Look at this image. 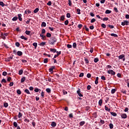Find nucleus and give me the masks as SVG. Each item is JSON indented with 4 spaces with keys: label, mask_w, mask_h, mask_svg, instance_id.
<instances>
[{
    "label": "nucleus",
    "mask_w": 129,
    "mask_h": 129,
    "mask_svg": "<svg viewBox=\"0 0 129 129\" xmlns=\"http://www.w3.org/2000/svg\"><path fill=\"white\" fill-rule=\"evenodd\" d=\"M18 20V17H14L13 19H12V21H16Z\"/></svg>",
    "instance_id": "obj_34"
},
{
    "label": "nucleus",
    "mask_w": 129,
    "mask_h": 129,
    "mask_svg": "<svg viewBox=\"0 0 129 129\" xmlns=\"http://www.w3.org/2000/svg\"><path fill=\"white\" fill-rule=\"evenodd\" d=\"M46 24L45 22H43L41 24V27H46Z\"/></svg>",
    "instance_id": "obj_33"
},
{
    "label": "nucleus",
    "mask_w": 129,
    "mask_h": 129,
    "mask_svg": "<svg viewBox=\"0 0 129 129\" xmlns=\"http://www.w3.org/2000/svg\"><path fill=\"white\" fill-rule=\"evenodd\" d=\"M3 82H4V83H7V81L6 80V79H3L1 81V83H3Z\"/></svg>",
    "instance_id": "obj_46"
},
{
    "label": "nucleus",
    "mask_w": 129,
    "mask_h": 129,
    "mask_svg": "<svg viewBox=\"0 0 129 129\" xmlns=\"http://www.w3.org/2000/svg\"><path fill=\"white\" fill-rule=\"evenodd\" d=\"M0 6H1V7H4L5 6V4H4V2H0Z\"/></svg>",
    "instance_id": "obj_51"
},
{
    "label": "nucleus",
    "mask_w": 129,
    "mask_h": 129,
    "mask_svg": "<svg viewBox=\"0 0 129 129\" xmlns=\"http://www.w3.org/2000/svg\"><path fill=\"white\" fill-rule=\"evenodd\" d=\"M67 47L69 48V49H71V48H72V45L71 44H68L67 45Z\"/></svg>",
    "instance_id": "obj_44"
},
{
    "label": "nucleus",
    "mask_w": 129,
    "mask_h": 129,
    "mask_svg": "<svg viewBox=\"0 0 129 129\" xmlns=\"http://www.w3.org/2000/svg\"><path fill=\"white\" fill-rule=\"evenodd\" d=\"M25 80H26V77H24L21 79V83L25 82Z\"/></svg>",
    "instance_id": "obj_16"
},
{
    "label": "nucleus",
    "mask_w": 129,
    "mask_h": 129,
    "mask_svg": "<svg viewBox=\"0 0 129 129\" xmlns=\"http://www.w3.org/2000/svg\"><path fill=\"white\" fill-rule=\"evenodd\" d=\"M77 12L78 15H80V14H81V13L80 12H81V10H80V9H77Z\"/></svg>",
    "instance_id": "obj_31"
},
{
    "label": "nucleus",
    "mask_w": 129,
    "mask_h": 129,
    "mask_svg": "<svg viewBox=\"0 0 129 129\" xmlns=\"http://www.w3.org/2000/svg\"><path fill=\"white\" fill-rule=\"evenodd\" d=\"M129 25V21L124 20L123 22H121L122 26H128Z\"/></svg>",
    "instance_id": "obj_2"
},
{
    "label": "nucleus",
    "mask_w": 129,
    "mask_h": 129,
    "mask_svg": "<svg viewBox=\"0 0 129 129\" xmlns=\"http://www.w3.org/2000/svg\"><path fill=\"white\" fill-rule=\"evenodd\" d=\"M25 34H26V35H29L30 34H31V31L26 30L25 31Z\"/></svg>",
    "instance_id": "obj_30"
},
{
    "label": "nucleus",
    "mask_w": 129,
    "mask_h": 129,
    "mask_svg": "<svg viewBox=\"0 0 129 129\" xmlns=\"http://www.w3.org/2000/svg\"><path fill=\"white\" fill-rule=\"evenodd\" d=\"M22 115H23L21 113V112H19V114H18V117H19V118H21V117H22Z\"/></svg>",
    "instance_id": "obj_49"
},
{
    "label": "nucleus",
    "mask_w": 129,
    "mask_h": 129,
    "mask_svg": "<svg viewBox=\"0 0 129 129\" xmlns=\"http://www.w3.org/2000/svg\"><path fill=\"white\" fill-rule=\"evenodd\" d=\"M51 35L50 34V33H47L46 34V37H47L48 38H50Z\"/></svg>",
    "instance_id": "obj_36"
},
{
    "label": "nucleus",
    "mask_w": 129,
    "mask_h": 129,
    "mask_svg": "<svg viewBox=\"0 0 129 129\" xmlns=\"http://www.w3.org/2000/svg\"><path fill=\"white\" fill-rule=\"evenodd\" d=\"M47 6H51L52 5V2L51 1H49L47 3Z\"/></svg>",
    "instance_id": "obj_47"
},
{
    "label": "nucleus",
    "mask_w": 129,
    "mask_h": 129,
    "mask_svg": "<svg viewBox=\"0 0 129 129\" xmlns=\"http://www.w3.org/2000/svg\"><path fill=\"white\" fill-rule=\"evenodd\" d=\"M108 27H109V28H110V29H113V28H114V26H113V25H109Z\"/></svg>",
    "instance_id": "obj_55"
},
{
    "label": "nucleus",
    "mask_w": 129,
    "mask_h": 129,
    "mask_svg": "<svg viewBox=\"0 0 129 129\" xmlns=\"http://www.w3.org/2000/svg\"><path fill=\"white\" fill-rule=\"evenodd\" d=\"M18 19H19V20L21 22H22L23 19L22 18V14H18Z\"/></svg>",
    "instance_id": "obj_5"
},
{
    "label": "nucleus",
    "mask_w": 129,
    "mask_h": 129,
    "mask_svg": "<svg viewBox=\"0 0 129 129\" xmlns=\"http://www.w3.org/2000/svg\"><path fill=\"white\" fill-rule=\"evenodd\" d=\"M84 124H85V121H81L80 122V125L81 126H82L83 125H84Z\"/></svg>",
    "instance_id": "obj_12"
},
{
    "label": "nucleus",
    "mask_w": 129,
    "mask_h": 129,
    "mask_svg": "<svg viewBox=\"0 0 129 129\" xmlns=\"http://www.w3.org/2000/svg\"><path fill=\"white\" fill-rule=\"evenodd\" d=\"M123 58H124V54H121L118 56V59H123Z\"/></svg>",
    "instance_id": "obj_14"
},
{
    "label": "nucleus",
    "mask_w": 129,
    "mask_h": 129,
    "mask_svg": "<svg viewBox=\"0 0 129 129\" xmlns=\"http://www.w3.org/2000/svg\"><path fill=\"white\" fill-rule=\"evenodd\" d=\"M44 45H46V42H42L40 43V46H44Z\"/></svg>",
    "instance_id": "obj_35"
},
{
    "label": "nucleus",
    "mask_w": 129,
    "mask_h": 129,
    "mask_svg": "<svg viewBox=\"0 0 129 129\" xmlns=\"http://www.w3.org/2000/svg\"><path fill=\"white\" fill-rule=\"evenodd\" d=\"M103 20V21H108V18H107V17H105V18H104L103 19H102Z\"/></svg>",
    "instance_id": "obj_61"
},
{
    "label": "nucleus",
    "mask_w": 129,
    "mask_h": 129,
    "mask_svg": "<svg viewBox=\"0 0 129 129\" xmlns=\"http://www.w3.org/2000/svg\"><path fill=\"white\" fill-rule=\"evenodd\" d=\"M67 17L68 18H71V15L69 13H67Z\"/></svg>",
    "instance_id": "obj_62"
},
{
    "label": "nucleus",
    "mask_w": 129,
    "mask_h": 129,
    "mask_svg": "<svg viewBox=\"0 0 129 129\" xmlns=\"http://www.w3.org/2000/svg\"><path fill=\"white\" fill-rule=\"evenodd\" d=\"M46 33V30L45 29H43L41 31V34H45Z\"/></svg>",
    "instance_id": "obj_42"
},
{
    "label": "nucleus",
    "mask_w": 129,
    "mask_h": 129,
    "mask_svg": "<svg viewBox=\"0 0 129 129\" xmlns=\"http://www.w3.org/2000/svg\"><path fill=\"white\" fill-rule=\"evenodd\" d=\"M117 77H118L119 78H120V77H121V74H120V73H118L117 74Z\"/></svg>",
    "instance_id": "obj_59"
},
{
    "label": "nucleus",
    "mask_w": 129,
    "mask_h": 129,
    "mask_svg": "<svg viewBox=\"0 0 129 129\" xmlns=\"http://www.w3.org/2000/svg\"><path fill=\"white\" fill-rule=\"evenodd\" d=\"M33 46H34V47H35V49H36V48H37L38 46V43H37L36 42H34L33 43Z\"/></svg>",
    "instance_id": "obj_20"
},
{
    "label": "nucleus",
    "mask_w": 129,
    "mask_h": 129,
    "mask_svg": "<svg viewBox=\"0 0 129 129\" xmlns=\"http://www.w3.org/2000/svg\"><path fill=\"white\" fill-rule=\"evenodd\" d=\"M35 92H39V91H41V89H39L38 88H36L34 89Z\"/></svg>",
    "instance_id": "obj_21"
},
{
    "label": "nucleus",
    "mask_w": 129,
    "mask_h": 129,
    "mask_svg": "<svg viewBox=\"0 0 129 129\" xmlns=\"http://www.w3.org/2000/svg\"><path fill=\"white\" fill-rule=\"evenodd\" d=\"M41 97H42V98H44V96L45 95V93H44V92L42 91V92L41 93Z\"/></svg>",
    "instance_id": "obj_41"
},
{
    "label": "nucleus",
    "mask_w": 129,
    "mask_h": 129,
    "mask_svg": "<svg viewBox=\"0 0 129 129\" xmlns=\"http://www.w3.org/2000/svg\"><path fill=\"white\" fill-rule=\"evenodd\" d=\"M51 126H52L53 127H55V126H56V125H57V124L56 123V122L52 121L51 122Z\"/></svg>",
    "instance_id": "obj_7"
},
{
    "label": "nucleus",
    "mask_w": 129,
    "mask_h": 129,
    "mask_svg": "<svg viewBox=\"0 0 129 129\" xmlns=\"http://www.w3.org/2000/svg\"><path fill=\"white\" fill-rule=\"evenodd\" d=\"M111 13V11L107 10L105 11V14H110Z\"/></svg>",
    "instance_id": "obj_25"
},
{
    "label": "nucleus",
    "mask_w": 129,
    "mask_h": 129,
    "mask_svg": "<svg viewBox=\"0 0 129 129\" xmlns=\"http://www.w3.org/2000/svg\"><path fill=\"white\" fill-rule=\"evenodd\" d=\"M95 84H98V77L96 78V80L95 81Z\"/></svg>",
    "instance_id": "obj_19"
},
{
    "label": "nucleus",
    "mask_w": 129,
    "mask_h": 129,
    "mask_svg": "<svg viewBox=\"0 0 129 129\" xmlns=\"http://www.w3.org/2000/svg\"><path fill=\"white\" fill-rule=\"evenodd\" d=\"M44 63H48V58H45L43 60Z\"/></svg>",
    "instance_id": "obj_52"
},
{
    "label": "nucleus",
    "mask_w": 129,
    "mask_h": 129,
    "mask_svg": "<svg viewBox=\"0 0 129 129\" xmlns=\"http://www.w3.org/2000/svg\"><path fill=\"white\" fill-rule=\"evenodd\" d=\"M85 63H86V64H88L89 63V60H88V59L85 58Z\"/></svg>",
    "instance_id": "obj_39"
},
{
    "label": "nucleus",
    "mask_w": 129,
    "mask_h": 129,
    "mask_svg": "<svg viewBox=\"0 0 129 129\" xmlns=\"http://www.w3.org/2000/svg\"><path fill=\"white\" fill-rule=\"evenodd\" d=\"M94 61L95 63H97V62L98 61H99V59H98V58L96 57V58H94Z\"/></svg>",
    "instance_id": "obj_27"
},
{
    "label": "nucleus",
    "mask_w": 129,
    "mask_h": 129,
    "mask_svg": "<svg viewBox=\"0 0 129 129\" xmlns=\"http://www.w3.org/2000/svg\"><path fill=\"white\" fill-rule=\"evenodd\" d=\"M4 106L5 107H8V106H9V104H8V103H5L4 104Z\"/></svg>",
    "instance_id": "obj_40"
},
{
    "label": "nucleus",
    "mask_w": 129,
    "mask_h": 129,
    "mask_svg": "<svg viewBox=\"0 0 129 129\" xmlns=\"http://www.w3.org/2000/svg\"><path fill=\"white\" fill-rule=\"evenodd\" d=\"M39 12V8H36L35 9L33 12L34 13V14H37V13H38Z\"/></svg>",
    "instance_id": "obj_17"
},
{
    "label": "nucleus",
    "mask_w": 129,
    "mask_h": 129,
    "mask_svg": "<svg viewBox=\"0 0 129 129\" xmlns=\"http://www.w3.org/2000/svg\"><path fill=\"white\" fill-rule=\"evenodd\" d=\"M95 21H96V20L94 18H93L91 20V23H94V22H95Z\"/></svg>",
    "instance_id": "obj_57"
},
{
    "label": "nucleus",
    "mask_w": 129,
    "mask_h": 129,
    "mask_svg": "<svg viewBox=\"0 0 129 129\" xmlns=\"http://www.w3.org/2000/svg\"><path fill=\"white\" fill-rule=\"evenodd\" d=\"M101 27H102V28H104V29H105V28H106V25L103 23L101 24Z\"/></svg>",
    "instance_id": "obj_45"
},
{
    "label": "nucleus",
    "mask_w": 129,
    "mask_h": 129,
    "mask_svg": "<svg viewBox=\"0 0 129 129\" xmlns=\"http://www.w3.org/2000/svg\"><path fill=\"white\" fill-rule=\"evenodd\" d=\"M7 74H8V73H7V72H4L3 73V76H7Z\"/></svg>",
    "instance_id": "obj_48"
},
{
    "label": "nucleus",
    "mask_w": 129,
    "mask_h": 129,
    "mask_svg": "<svg viewBox=\"0 0 129 129\" xmlns=\"http://www.w3.org/2000/svg\"><path fill=\"white\" fill-rule=\"evenodd\" d=\"M105 110H106L107 111H108L109 112V111H110V109L108 108V107H107L106 106H105Z\"/></svg>",
    "instance_id": "obj_22"
},
{
    "label": "nucleus",
    "mask_w": 129,
    "mask_h": 129,
    "mask_svg": "<svg viewBox=\"0 0 129 129\" xmlns=\"http://www.w3.org/2000/svg\"><path fill=\"white\" fill-rule=\"evenodd\" d=\"M109 128H110V129L113 128V124H112V123H110V124H109Z\"/></svg>",
    "instance_id": "obj_29"
},
{
    "label": "nucleus",
    "mask_w": 129,
    "mask_h": 129,
    "mask_svg": "<svg viewBox=\"0 0 129 129\" xmlns=\"http://www.w3.org/2000/svg\"><path fill=\"white\" fill-rule=\"evenodd\" d=\"M111 36H112V37H118V36L117 35V34H115L114 33H112L111 34Z\"/></svg>",
    "instance_id": "obj_23"
},
{
    "label": "nucleus",
    "mask_w": 129,
    "mask_h": 129,
    "mask_svg": "<svg viewBox=\"0 0 129 129\" xmlns=\"http://www.w3.org/2000/svg\"><path fill=\"white\" fill-rule=\"evenodd\" d=\"M125 18H126V19H129V15L126 14V15H125Z\"/></svg>",
    "instance_id": "obj_64"
},
{
    "label": "nucleus",
    "mask_w": 129,
    "mask_h": 129,
    "mask_svg": "<svg viewBox=\"0 0 129 129\" xmlns=\"http://www.w3.org/2000/svg\"><path fill=\"white\" fill-rule=\"evenodd\" d=\"M7 80H8V81H9L10 82L11 81V80H12V78L11 77H9L8 78Z\"/></svg>",
    "instance_id": "obj_60"
},
{
    "label": "nucleus",
    "mask_w": 129,
    "mask_h": 129,
    "mask_svg": "<svg viewBox=\"0 0 129 129\" xmlns=\"http://www.w3.org/2000/svg\"><path fill=\"white\" fill-rule=\"evenodd\" d=\"M25 14H31V11L30 10L25 11Z\"/></svg>",
    "instance_id": "obj_54"
},
{
    "label": "nucleus",
    "mask_w": 129,
    "mask_h": 129,
    "mask_svg": "<svg viewBox=\"0 0 129 129\" xmlns=\"http://www.w3.org/2000/svg\"><path fill=\"white\" fill-rule=\"evenodd\" d=\"M13 125L14 126H15V127H18V123H17V122H13Z\"/></svg>",
    "instance_id": "obj_24"
},
{
    "label": "nucleus",
    "mask_w": 129,
    "mask_h": 129,
    "mask_svg": "<svg viewBox=\"0 0 129 129\" xmlns=\"http://www.w3.org/2000/svg\"><path fill=\"white\" fill-rule=\"evenodd\" d=\"M121 117L122 118H126V117H127V115H126V114L125 113H123L121 114Z\"/></svg>",
    "instance_id": "obj_4"
},
{
    "label": "nucleus",
    "mask_w": 129,
    "mask_h": 129,
    "mask_svg": "<svg viewBox=\"0 0 129 129\" xmlns=\"http://www.w3.org/2000/svg\"><path fill=\"white\" fill-rule=\"evenodd\" d=\"M114 11H115V13H118V10H117V8L116 7L114 8Z\"/></svg>",
    "instance_id": "obj_56"
},
{
    "label": "nucleus",
    "mask_w": 129,
    "mask_h": 129,
    "mask_svg": "<svg viewBox=\"0 0 129 129\" xmlns=\"http://www.w3.org/2000/svg\"><path fill=\"white\" fill-rule=\"evenodd\" d=\"M50 51L53 53H56V52H57V50L55 48H50Z\"/></svg>",
    "instance_id": "obj_6"
},
{
    "label": "nucleus",
    "mask_w": 129,
    "mask_h": 129,
    "mask_svg": "<svg viewBox=\"0 0 129 129\" xmlns=\"http://www.w3.org/2000/svg\"><path fill=\"white\" fill-rule=\"evenodd\" d=\"M57 41V39L55 37H52L50 38V40H49V44L51 45H54V43Z\"/></svg>",
    "instance_id": "obj_1"
},
{
    "label": "nucleus",
    "mask_w": 129,
    "mask_h": 129,
    "mask_svg": "<svg viewBox=\"0 0 129 129\" xmlns=\"http://www.w3.org/2000/svg\"><path fill=\"white\" fill-rule=\"evenodd\" d=\"M17 93L18 94L21 95L22 94V92L21 91V90L20 89H18L17 91Z\"/></svg>",
    "instance_id": "obj_32"
},
{
    "label": "nucleus",
    "mask_w": 129,
    "mask_h": 129,
    "mask_svg": "<svg viewBox=\"0 0 129 129\" xmlns=\"http://www.w3.org/2000/svg\"><path fill=\"white\" fill-rule=\"evenodd\" d=\"M68 24H69V21H68V20H67L64 21V25H66V26H67Z\"/></svg>",
    "instance_id": "obj_37"
},
{
    "label": "nucleus",
    "mask_w": 129,
    "mask_h": 129,
    "mask_svg": "<svg viewBox=\"0 0 129 129\" xmlns=\"http://www.w3.org/2000/svg\"><path fill=\"white\" fill-rule=\"evenodd\" d=\"M21 39H22L23 40H25V41H28V38L25 37V36H21Z\"/></svg>",
    "instance_id": "obj_13"
},
{
    "label": "nucleus",
    "mask_w": 129,
    "mask_h": 129,
    "mask_svg": "<svg viewBox=\"0 0 129 129\" xmlns=\"http://www.w3.org/2000/svg\"><path fill=\"white\" fill-rule=\"evenodd\" d=\"M101 79H102V80H106L105 77H104V76H103L101 77Z\"/></svg>",
    "instance_id": "obj_53"
},
{
    "label": "nucleus",
    "mask_w": 129,
    "mask_h": 129,
    "mask_svg": "<svg viewBox=\"0 0 129 129\" xmlns=\"http://www.w3.org/2000/svg\"><path fill=\"white\" fill-rule=\"evenodd\" d=\"M23 70H21L19 71V75H22L23 74Z\"/></svg>",
    "instance_id": "obj_38"
},
{
    "label": "nucleus",
    "mask_w": 129,
    "mask_h": 129,
    "mask_svg": "<svg viewBox=\"0 0 129 129\" xmlns=\"http://www.w3.org/2000/svg\"><path fill=\"white\" fill-rule=\"evenodd\" d=\"M111 92L112 94H113V93H115V89H112Z\"/></svg>",
    "instance_id": "obj_43"
},
{
    "label": "nucleus",
    "mask_w": 129,
    "mask_h": 129,
    "mask_svg": "<svg viewBox=\"0 0 129 129\" xmlns=\"http://www.w3.org/2000/svg\"><path fill=\"white\" fill-rule=\"evenodd\" d=\"M111 115H112L113 116H116V115H117L116 113L113 112H111Z\"/></svg>",
    "instance_id": "obj_28"
},
{
    "label": "nucleus",
    "mask_w": 129,
    "mask_h": 129,
    "mask_svg": "<svg viewBox=\"0 0 129 129\" xmlns=\"http://www.w3.org/2000/svg\"><path fill=\"white\" fill-rule=\"evenodd\" d=\"M69 6H70V7H71L72 5V3L71 2V0H69Z\"/></svg>",
    "instance_id": "obj_50"
},
{
    "label": "nucleus",
    "mask_w": 129,
    "mask_h": 129,
    "mask_svg": "<svg viewBox=\"0 0 129 129\" xmlns=\"http://www.w3.org/2000/svg\"><path fill=\"white\" fill-rule=\"evenodd\" d=\"M54 69H55V67H52L51 68H49V71L50 73L53 72V70H54Z\"/></svg>",
    "instance_id": "obj_8"
},
{
    "label": "nucleus",
    "mask_w": 129,
    "mask_h": 129,
    "mask_svg": "<svg viewBox=\"0 0 129 129\" xmlns=\"http://www.w3.org/2000/svg\"><path fill=\"white\" fill-rule=\"evenodd\" d=\"M73 47L75 49L76 48V47H77V44H76V42H75V43H73Z\"/></svg>",
    "instance_id": "obj_26"
},
{
    "label": "nucleus",
    "mask_w": 129,
    "mask_h": 129,
    "mask_svg": "<svg viewBox=\"0 0 129 129\" xmlns=\"http://www.w3.org/2000/svg\"><path fill=\"white\" fill-rule=\"evenodd\" d=\"M17 55L18 56H22V55H23V52L21 51H18L17 52Z\"/></svg>",
    "instance_id": "obj_10"
},
{
    "label": "nucleus",
    "mask_w": 129,
    "mask_h": 129,
    "mask_svg": "<svg viewBox=\"0 0 129 129\" xmlns=\"http://www.w3.org/2000/svg\"><path fill=\"white\" fill-rule=\"evenodd\" d=\"M46 92H47V93H51V89L47 88L46 89Z\"/></svg>",
    "instance_id": "obj_18"
},
{
    "label": "nucleus",
    "mask_w": 129,
    "mask_h": 129,
    "mask_svg": "<svg viewBox=\"0 0 129 129\" xmlns=\"http://www.w3.org/2000/svg\"><path fill=\"white\" fill-rule=\"evenodd\" d=\"M24 92L25 93H27V94H31V93L30 92V91H29V90L27 89L24 90Z\"/></svg>",
    "instance_id": "obj_9"
},
{
    "label": "nucleus",
    "mask_w": 129,
    "mask_h": 129,
    "mask_svg": "<svg viewBox=\"0 0 129 129\" xmlns=\"http://www.w3.org/2000/svg\"><path fill=\"white\" fill-rule=\"evenodd\" d=\"M40 36L42 38V40H45L46 36H44V34H40Z\"/></svg>",
    "instance_id": "obj_11"
},
{
    "label": "nucleus",
    "mask_w": 129,
    "mask_h": 129,
    "mask_svg": "<svg viewBox=\"0 0 129 129\" xmlns=\"http://www.w3.org/2000/svg\"><path fill=\"white\" fill-rule=\"evenodd\" d=\"M98 104L100 105V106H101L102 105V99L99 100L98 102Z\"/></svg>",
    "instance_id": "obj_15"
},
{
    "label": "nucleus",
    "mask_w": 129,
    "mask_h": 129,
    "mask_svg": "<svg viewBox=\"0 0 129 129\" xmlns=\"http://www.w3.org/2000/svg\"><path fill=\"white\" fill-rule=\"evenodd\" d=\"M108 74H111V75H115V72L113 71L112 70H110L107 71Z\"/></svg>",
    "instance_id": "obj_3"
},
{
    "label": "nucleus",
    "mask_w": 129,
    "mask_h": 129,
    "mask_svg": "<svg viewBox=\"0 0 129 129\" xmlns=\"http://www.w3.org/2000/svg\"><path fill=\"white\" fill-rule=\"evenodd\" d=\"M16 46H17V47H20V43L16 42Z\"/></svg>",
    "instance_id": "obj_63"
},
{
    "label": "nucleus",
    "mask_w": 129,
    "mask_h": 129,
    "mask_svg": "<svg viewBox=\"0 0 129 129\" xmlns=\"http://www.w3.org/2000/svg\"><path fill=\"white\" fill-rule=\"evenodd\" d=\"M100 122H101V123H102V124H104V123H105L104 120H102V119L100 120Z\"/></svg>",
    "instance_id": "obj_58"
}]
</instances>
